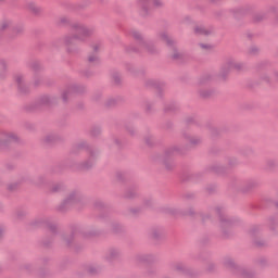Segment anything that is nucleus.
<instances>
[{
  "label": "nucleus",
  "mask_w": 278,
  "mask_h": 278,
  "mask_svg": "<svg viewBox=\"0 0 278 278\" xmlns=\"http://www.w3.org/2000/svg\"><path fill=\"white\" fill-rule=\"evenodd\" d=\"M78 35L79 40H84V36H88V30L86 28H79Z\"/></svg>",
  "instance_id": "obj_2"
},
{
  "label": "nucleus",
  "mask_w": 278,
  "mask_h": 278,
  "mask_svg": "<svg viewBox=\"0 0 278 278\" xmlns=\"http://www.w3.org/2000/svg\"><path fill=\"white\" fill-rule=\"evenodd\" d=\"M76 201H77V194L75 193H71L66 199V203H75Z\"/></svg>",
  "instance_id": "obj_3"
},
{
  "label": "nucleus",
  "mask_w": 278,
  "mask_h": 278,
  "mask_svg": "<svg viewBox=\"0 0 278 278\" xmlns=\"http://www.w3.org/2000/svg\"><path fill=\"white\" fill-rule=\"evenodd\" d=\"M94 60H97V56H94V58L90 56V58H89V61H90V62H94Z\"/></svg>",
  "instance_id": "obj_6"
},
{
  "label": "nucleus",
  "mask_w": 278,
  "mask_h": 278,
  "mask_svg": "<svg viewBox=\"0 0 278 278\" xmlns=\"http://www.w3.org/2000/svg\"><path fill=\"white\" fill-rule=\"evenodd\" d=\"M195 33L197 34H207V29H205V27H197Z\"/></svg>",
  "instance_id": "obj_4"
},
{
  "label": "nucleus",
  "mask_w": 278,
  "mask_h": 278,
  "mask_svg": "<svg viewBox=\"0 0 278 278\" xmlns=\"http://www.w3.org/2000/svg\"><path fill=\"white\" fill-rule=\"evenodd\" d=\"M202 49H210V45H201Z\"/></svg>",
  "instance_id": "obj_5"
},
{
  "label": "nucleus",
  "mask_w": 278,
  "mask_h": 278,
  "mask_svg": "<svg viewBox=\"0 0 278 278\" xmlns=\"http://www.w3.org/2000/svg\"><path fill=\"white\" fill-rule=\"evenodd\" d=\"M2 235H3V230L0 229V236H2Z\"/></svg>",
  "instance_id": "obj_7"
},
{
  "label": "nucleus",
  "mask_w": 278,
  "mask_h": 278,
  "mask_svg": "<svg viewBox=\"0 0 278 278\" xmlns=\"http://www.w3.org/2000/svg\"><path fill=\"white\" fill-rule=\"evenodd\" d=\"M16 140V135L14 134H7L2 137V142L8 144V142H14Z\"/></svg>",
  "instance_id": "obj_1"
}]
</instances>
